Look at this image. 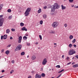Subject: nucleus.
Instances as JSON below:
<instances>
[{
	"instance_id": "obj_1",
	"label": "nucleus",
	"mask_w": 78,
	"mask_h": 78,
	"mask_svg": "<svg viewBox=\"0 0 78 78\" xmlns=\"http://www.w3.org/2000/svg\"><path fill=\"white\" fill-rule=\"evenodd\" d=\"M59 8V5L57 3H55L54 5H52L51 6V12H54L55 9H58Z\"/></svg>"
},
{
	"instance_id": "obj_2",
	"label": "nucleus",
	"mask_w": 78,
	"mask_h": 78,
	"mask_svg": "<svg viewBox=\"0 0 78 78\" xmlns=\"http://www.w3.org/2000/svg\"><path fill=\"white\" fill-rule=\"evenodd\" d=\"M76 53L75 51L73 49H70L69 51L68 54L69 55H72Z\"/></svg>"
},
{
	"instance_id": "obj_3",
	"label": "nucleus",
	"mask_w": 78,
	"mask_h": 78,
	"mask_svg": "<svg viewBox=\"0 0 78 78\" xmlns=\"http://www.w3.org/2000/svg\"><path fill=\"white\" fill-rule=\"evenodd\" d=\"M59 25V23L57 22H54L51 25L52 27L53 28H56Z\"/></svg>"
},
{
	"instance_id": "obj_4",
	"label": "nucleus",
	"mask_w": 78,
	"mask_h": 78,
	"mask_svg": "<svg viewBox=\"0 0 78 78\" xmlns=\"http://www.w3.org/2000/svg\"><path fill=\"white\" fill-rule=\"evenodd\" d=\"M21 48H22V45L20 44L16 47V48L15 49V51H17L18 50H20L21 49Z\"/></svg>"
},
{
	"instance_id": "obj_5",
	"label": "nucleus",
	"mask_w": 78,
	"mask_h": 78,
	"mask_svg": "<svg viewBox=\"0 0 78 78\" xmlns=\"http://www.w3.org/2000/svg\"><path fill=\"white\" fill-rule=\"evenodd\" d=\"M47 59L44 58L43 59V60L42 62L43 65H45L46 64V63H47Z\"/></svg>"
},
{
	"instance_id": "obj_6",
	"label": "nucleus",
	"mask_w": 78,
	"mask_h": 78,
	"mask_svg": "<svg viewBox=\"0 0 78 78\" xmlns=\"http://www.w3.org/2000/svg\"><path fill=\"white\" fill-rule=\"evenodd\" d=\"M4 20H0V27H2L3 26V23Z\"/></svg>"
},
{
	"instance_id": "obj_7",
	"label": "nucleus",
	"mask_w": 78,
	"mask_h": 78,
	"mask_svg": "<svg viewBox=\"0 0 78 78\" xmlns=\"http://www.w3.org/2000/svg\"><path fill=\"white\" fill-rule=\"evenodd\" d=\"M29 14L30 12L26 11L25 13H24V16H29Z\"/></svg>"
},
{
	"instance_id": "obj_8",
	"label": "nucleus",
	"mask_w": 78,
	"mask_h": 78,
	"mask_svg": "<svg viewBox=\"0 0 78 78\" xmlns=\"http://www.w3.org/2000/svg\"><path fill=\"white\" fill-rule=\"evenodd\" d=\"M35 78H41V76L40 75H39L38 74H36L35 76Z\"/></svg>"
},
{
	"instance_id": "obj_9",
	"label": "nucleus",
	"mask_w": 78,
	"mask_h": 78,
	"mask_svg": "<svg viewBox=\"0 0 78 78\" xmlns=\"http://www.w3.org/2000/svg\"><path fill=\"white\" fill-rule=\"evenodd\" d=\"M22 31H27V29L26 28V27H23L22 28Z\"/></svg>"
},
{
	"instance_id": "obj_10",
	"label": "nucleus",
	"mask_w": 78,
	"mask_h": 78,
	"mask_svg": "<svg viewBox=\"0 0 78 78\" xmlns=\"http://www.w3.org/2000/svg\"><path fill=\"white\" fill-rule=\"evenodd\" d=\"M31 9L30 8H28L27 9V10H26V11L27 12H30L31 11Z\"/></svg>"
},
{
	"instance_id": "obj_11",
	"label": "nucleus",
	"mask_w": 78,
	"mask_h": 78,
	"mask_svg": "<svg viewBox=\"0 0 78 78\" xmlns=\"http://www.w3.org/2000/svg\"><path fill=\"white\" fill-rule=\"evenodd\" d=\"M74 68H76V67H78V64H76L74 65L73 66Z\"/></svg>"
},
{
	"instance_id": "obj_12",
	"label": "nucleus",
	"mask_w": 78,
	"mask_h": 78,
	"mask_svg": "<svg viewBox=\"0 0 78 78\" xmlns=\"http://www.w3.org/2000/svg\"><path fill=\"white\" fill-rule=\"evenodd\" d=\"M3 36V39H7V35H5Z\"/></svg>"
},
{
	"instance_id": "obj_13",
	"label": "nucleus",
	"mask_w": 78,
	"mask_h": 78,
	"mask_svg": "<svg viewBox=\"0 0 78 78\" xmlns=\"http://www.w3.org/2000/svg\"><path fill=\"white\" fill-rule=\"evenodd\" d=\"M32 60H34V59H36V56H32Z\"/></svg>"
},
{
	"instance_id": "obj_14",
	"label": "nucleus",
	"mask_w": 78,
	"mask_h": 78,
	"mask_svg": "<svg viewBox=\"0 0 78 78\" xmlns=\"http://www.w3.org/2000/svg\"><path fill=\"white\" fill-rule=\"evenodd\" d=\"M10 32V30L9 29H7L6 30V33L8 34Z\"/></svg>"
},
{
	"instance_id": "obj_15",
	"label": "nucleus",
	"mask_w": 78,
	"mask_h": 78,
	"mask_svg": "<svg viewBox=\"0 0 78 78\" xmlns=\"http://www.w3.org/2000/svg\"><path fill=\"white\" fill-rule=\"evenodd\" d=\"M62 9L63 10V9H66V7L64 6L63 5H62Z\"/></svg>"
},
{
	"instance_id": "obj_16",
	"label": "nucleus",
	"mask_w": 78,
	"mask_h": 78,
	"mask_svg": "<svg viewBox=\"0 0 78 78\" xmlns=\"http://www.w3.org/2000/svg\"><path fill=\"white\" fill-rule=\"evenodd\" d=\"M3 6V4H0V10L2 9Z\"/></svg>"
},
{
	"instance_id": "obj_17",
	"label": "nucleus",
	"mask_w": 78,
	"mask_h": 78,
	"mask_svg": "<svg viewBox=\"0 0 78 78\" xmlns=\"http://www.w3.org/2000/svg\"><path fill=\"white\" fill-rule=\"evenodd\" d=\"M42 11V10L41 9H39V10L38 11V13H40V12H41V11Z\"/></svg>"
},
{
	"instance_id": "obj_18",
	"label": "nucleus",
	"mask_w": 78,
	"mask_h": 78,
	"mask_svg": "<svg viewBox=\"0 0 78 78\" xmlns=\"http://www.w3.org/2000/svg\"><path fill=\"white\" fill-rule=\"evenodd\" d=\"M5 53H6V55H8V54L9 53V50H7L5 51Z\"/></svg>"
},
{
	"instance_id": "obj_19",
	"label": "nucleus",
	"mask_w": 78,
	"mask_h": 78,
	"mask_svg": "<svg viewBox=\"0 0 78 78\" xmlns=\"http://www.w3.org/2000/svg\"><path fill=\"white\" fill-rule=\"evenodd\" d=\"M24 25V24L23 23H20V26L21 27H23Z\"/></svg>"
},
{
	"instance_id": "obj_20",
	"label": "nucleus",
	"mask_w": 78,
	"mask_h": 78,
	"mask_svg": "<svg viewBox=\"0 0 78 78\" xmlns=\"http://www.w3.org/2000/svg\"><path fill=\"white\" fill-rule=\"evenodd\" d=\"M43 17L44 19H46L47 17V15H44Z\"/></svg>"
},
{
	"instance_id": "obj_21",
	"label": "nucleus",
	"mask_w": 78,
	"mask_h": 78,
	"mask_svg": "<svg viewBox=\"0 0 78 78\" xmlns=\"http://www.w3.org/2000/svg\"><path fill=\"white\" fill-rule=\"evenodd\" d=\"M73 36L71 35H70L69 37L70 39H73Z\"/></svg>"
},
{
	"instance_id": "obj_22",
	"label": "nucleus",
	"mask_w": 78,
	"mask_h": 78,
	"mask_svg": "<svg viewBox=\"0 0 78 78\" xmlns=\"http://www.w3.org/2000/svg\"><path fill=\"white\" fill-rule=\"evenodd\" d=\"M24 55H25L24 52H22L21 53V56H23Z\"/></svg>"
},
{
	"instance_id": "obj_23",
	"label": "nucleus",
	"mask_w": 78,
	"mask_h": 78,
	"mask_svg": "<svg viewBox=\"0 0 78 78\" xmlns=\"http://www.w3.org/2000/svg\"><path fill=\"white\" fill-rule=\"evenodd\" d=\"M23 39H24V40H26L27 39V37L25 36H24L23 37Z\"/></svg>"
},
{
	"instance_id": "obj_24",
	"label": "nucleus",
	"mask_w": 78,
	"mask_h": 78,
	"mask_svg": "<svg viewBox=\"0 0 78 78\" xmlns=\"http://www.w3.org/2000/svg\"><path fill=\"white\" fill-rule=\"evenodd\" d=\"M50 33H52V34H54L55 33V31H53V30H51L50 31Z\"/></svg>"
},
{
	"instance_id": "obj_25",
	"label": "nucleus",
	"mask_w": 78,
	"mask_h": 78,
	"mask_svg": "<svg viewBox=\"0 0 78 78\" xmlns=\"http://www.w3.org/2000/svg\"><path fill=\"white\" fill-rule=\"evenodd\" d=\"M40 25H42V24L43 23V21L42 20H41L40 21Z\"/></svg>"
},
{
	"instance_id": "obj_26",
	"label": "nucleus",
	"mask_w": 78,
	"mask_h": 78,
	"mask_svg": "<svg viewBox=\"0 0 78 78\" xmlns=\"http://www.w3.org/2000/svg\"><path fill=\"white\" fill-rule=\"evenodd\" d=\"M41 75L42 77H44L45 76V75L44 73H43L41 74Z\"/></svg>"
},
{
	"instance_id": "obj_27",
	"label": "nucleus",
	"mask_w": 78,
	"mask_h": 78,
	"mask_svg": "<svg viewBox=\"0 0 78 78\" xmlns=\"http://www.w3.org/2000/svg\"><path fill=\"white\" fill-rule=\"evenodd\" d=\"M7 12H11V9H9L7 10Z\"/></svg>"
},
{
	"instance_id": "obj_28",
	"label": "nucleus",
	"mask_w": 78,
	"mask_h": 78,
	"mask_svg": "<svg viewBox=\"0 0 78 78\" xmlns=\"http://www.w3.org/2000/svg\"><path fill=\"white\" fill-rule=\"evenodd\" d=\"M22 37L21 36H20L19 37V40H22Z\"/></svg>"
},
{
	"instance_id": "obj_29",
	"label": "nucleus",
	"mask_w": 78,
	"mask_h": 78,
	"mask_svg": "<svg viewBox=\"0 0 78 78\" xmlns=\"http://www.w3.org/2000/svg\"><path fill=\"white\" fill-rule=\"evenodd\" d=\"M76 42V39H74V40L72 42L73 43H75Z\"/></svg>"
},
{
	"instance_id": "obj_30",
	"label": "nucleus",
	"mask_w": 78,
	"mask_h": 78,
	"mask_svg": "<svg viewBox=\"0 0 78 78\" xmlns=\"http://www.w3.org/2000/svg\"><path fill=\"white\" fill-rule=\"evenodd\" d=\"M73 45L72 44H70L69 45V47H70V48H71V47H72Z\"/></svg>"
},
{
	"instance_id": "obj_31",
	"label": "nucleus",
	"mask_w": 78,
	"mask_h": 78,
	"mask_svg": "<svg viewBox=\"0 0 78 78\" xmlns=\"http://www.w3.org/2000/svg\"><path fill=\"white\" fill-rule=\"evenodd\" d=\"M12 18V16H9V19H11Z\"/></svg>"
},
{
	"instance_id": "obj_32",
	"label": "nucleus",
	"mask_w": 78,
	"mask_h": 78,
	"mask_svg": "<svg viewBox=\"0 0 78 78\" xmlns=\"http://www.w3.org/2000/svg\"><path fill=\"white\" fill-rule=\"evenodd\" d=\"M69 2H70V3H72V2H73V0H69Z\"/></svg>"
},
{
	"instance_id": "obj_33",
	"label": "nucleus",
	"mask_w": 78,
	"mask_h": 78,
	"mask_svg": "<svg viewBox=\"0 0 78 78\" xmlns=\"http://www.w3.org/2000/svg\"><path fill=\"white\" fill-rule=\"evenodd\" d=\"M39 37L41 40H42V36L41 35H40L39 36Z\"/></svg>"
},
{
	"instance_id": "obj_34",
	"label": "nucleus",
	"mask_w": 78,
	"mask_h": 78,
	"mask_svg": "<svg viewBox=\"0 0 78 78\" xmlns=\"http://www.w3.org/2000/svg\"><path fill=\"white\" fill-rule=\"evenodd\" d=\"M11 30L12 31H16V30H15L14 29H12Z\"/></svg>"
},
{
	"instance_id": "obj_35",
	"label": "nucleus",
	"mask_w": 78,
	"mask_h": 78,
	"mask_svg": "<svg viewBox=\"0 0 78 78\" xmlns=\"http://www.w3.org/2000/svg\"><path fill=\"white\" fill-rule=\"evenodd\" d=\"M64 26L65 27H67V24L65 23L64 24Z\"/></svg>"
},
{
	"instance_id": "obj_36",
	"label": "nucleus",
	"mask_w": 78,
	"mask_h": 78,
	"mask_svg": "<svg viewBox=\"0 0 78 78\" xmlns=\"http://www.w3.org/2000/svg\"><path fill=\"white\" fill-rule=\"evenodd\" d=\"M56 67H57L58 68H60V67H61L60 65H57L56 66Z\"/></svg>"
},
{
	"instance_id": "obj_37",
	"label": "nucleus",
	"mask_w": 78,
	"mask_h": 78,
	"mask_svg": "<svg viewBox=\"0 0 78 78\" xmlns=\"http://www.w3.org/2000/svg\"><path fill=\"white\" fill-rule=\"evenodd\" d=\"M14 72V70H12L10 72V73H12Z\"/></svg>"
},
{
	"instance_id": "obj_38",
	"label": "nucleus",
	"mask_w": 78,
	"mask_h": 78,
	"mask_svg": "<svg viewBox=\"0 0 78 78\" xmlns=\"http://www.w3.org/2000/svg\"><path fill=\"white\" fill-rule=\"evenodd\" d=\"M21 41H22L21 40H19L18 42L19 43H21Z\"/></svg>"
},
{
	"instance_id": "obj_39",
	"label": "nucleus",
	"mask_w": 78,
	"mask_h": 78,
	"mask_svg": "<svg viewBox=\"0 0 78 78\" xmlns=\"http://www.w3.org/2000/svg\"><path fill=\"white\" fill-rule=\"evenodd\" d=\"M11 45V44H9L8 45V46H7V47H10Z\"/></svg>"
},
{
	"instance_id": "obj_40",
	"label": "nucleus",
	"mask_w": 78,
	"mask_h": 78,
	"mask_svg": "<svg viewBox=\"0 0 78 78\" xmlns=\"http://www.w3.org/2000/svg\"><path fill=\"white\" fill-rule=\"evenodd\" d=\"M4 51H5V50L4 49H2L1 50V52H2V53H3V52Z\"/></svg>"
},
{
	"instance_id": "obj_41",
	"label": "nucleus",
	"mask_w": 78,
	"mask_h": 78,
	"mask_svg": "<svg viewBox=\"0 0 78 78\" xmlns=\"http://www.w3.org/2000/svg\"><path fill=\"white\" fill-rule=\"evenodd\" d=\"M11 62L12 64H14V61L12 60Z\"/></svg>"
},
{
	"instance_id": "obj_42",
	"label": "nucleus",
	"mask_w": 78,
	"mask_h": 78,
	"mask_svg": "<svg viewBox=\"0 0 78 78\" xmlns=\"http://www.w3.org/2000/svg\"><path fill=\"white\" fill-rule=\"evenodd\" d=\"M30 45V43H27V46H29Z\"/></svg>"
},
{
	"instance_id": "obj_43",
	"label": "nucleus",
	"mask_w": 78,
	"mask_h": 78,
	"mask_svg": "<svg viewBox=\"0 0 78 78\" xmlns=\"http://www.w3.org/2000/svg\"><path fill=\"white\" fill-rule=\"evenodd\" d=\"M3 39V36H1V39Z\"/></svg>"
},
{
	"instance_id": "obj_44",
	"label": "nucleus",
	"mask_w": 78,
	"mask_h": 78,
	"mask_svg": "<svg viewBox=\"0 0 78 78\" xmlns=\"http://www.w3.org/2000/svg\"><path fill=\"white\" fill-rule=\"evenodd\" d=\"M73 46L74 47H75V48H76V44H74Z\"/></svg>"
},
{
	"instance_id": "obj_45",
	"label": "nucleus",
	"mask_w": 78,
	"mask_h": 78,
	"mask_svg": "<svg viewBox=\"0 0 78 78\" xmlns=\"http://www.w3.org/2000/svg\"><path fill=\"white\" fill-rule=\"evenodd\" d=\"M43 8H44V9H47V6H46L44 7Z\"/></svg>"
},
{
	"instance_id": "obj_46",
	"label": "nucleus",
	"mask_w": 78,
	"mask_h": 78,
	"mask_svg": "<svg viewBox=\"0 0 78 78\" xmlns=\"http://www.w3.org/2000/svg\"><path fill=\"white\" fill-rule=\"evenodd\" d=\"M31 73H33V74H35V72L34 71H33L32 72H31Z\"/></svg>"
},
{
	"instance_id": "obj_47",
	"label": "nucleus",
	"mask_w": 78,
	"mask_h": 78,
	"mask_svg": "<svg viewBox=\"0 0 78 78\" xmlns=\"http://www.w3.org/2000/svg\"><path fill=\"white\" fill-rule=\"evenodd\" d=\"M2 17H3V15H1L0 16V18H2Z\"/></svg>"
},
{
	"instance_id": "obj_48",
	"label": "nucleus",
	"mask_w": 78,
	"mask_h": 78,
	"mask_svg": "<svg viewBox=\"0 0 78 78\" xmlns=\"http://www.w3.org/2000/svg\"><path fill=\"white\" fill-rule=\"evenodd\" d=\"M76 58H77V59H78V55H76V56H75Z\"/></svg>"
},
{
	"instance_id": "obj_49",
	"label": "nucleus",
	"mask_w": 78,
	"mask_h": 78,
	"mask_svg": "<svg viewBox=\"0 0 78 78\" xmlns=\"http://www.w3.org/2000/svg\"><path fill=\"white\" fill-rule=\"evenodd\" d=\"M61 72H62L61 71H59V72H58V73H61Z\"/></svg>"
},
{
	"instance_id": "obj_50",
	"label": "nucleus",
	"mask_w": 78,
	"mask_h": 78,
	"mask_svg": "<svg viewBox=\"0 0 78 78\" xmlns=\"http://www.w3.org/2000/svg\"><path fill=\"white\" fill-rule=\"evenodd\" d=\"M10 39H12V37H10Z\"/></svg>"
},
{
	"instance_id": "obj_51",
	"label": "nucleus",
	"mask_w": 78,
	"mask_h": 78,
	"mask_svg": "<svg viewBox=\"0 0 78 78\" xmlns=\"http://www.w3.org/2000/svg\"><path fill=\"white\" fill-rule=\"evenodd\" d=\"M5 72V70H2V73H3V72Z\"/></svg>"
},
{
	"instance_id": "obj_52",
	"label": "nucleus",
	"mask_w": 78,
	"mask_h": 78,
	"mask_svg": "<svg viewBox=\"0 0 78 78\" xmlns=\"http://www.w3.org/2000/svg\"><path fill=\"white\" fill-rule=\"evenodd\" d=\"M71 63V62H69L68 64V65H69V64H70Z\"/></svg>"
},
{
	"instance_id": "obj_53",
	"label": "nucleus",
	"mask_w": 78,
	"mask_h": 78,
	"mask_svg": "<svg viewBox=\"0 0 78 78\" xmlns=\"http://www.w3.org/2000/svg\"><path fill=\"white\" fill-rule=\"evenodd\" d=\"M72 65H73L75 64V62H73L72 63Z\"/></svg>"
},
{
	"instance_id": "obj_54",
	"label": "nucleus",
	"mask_w": 78,
	"mask_h": 78,
	"mask_svg": "<svg viewBox=\"0 0 78 78\" xmlns=\"http://www.w3.org/2000/svg\"><path fill=\"white\" fill-rule=\"evenodd\" d=\"M64 71V69H62V70H61V71L62 72H63Z\"/></svg>"
},
{
	"instance_id": "obj_55",
	"label": "nucleus",
	"mask_w": 78,
	"mask_h": 78,
	"mask_svg": "<svg viewBox=\"0 0 78 78\" xmlns=\"http://www.w3.org/2000/svg\"><path fill=\"white\" fill-rule=\"evenodd\" d=\"M28 78H31V76H29Z\"/></svg>"
},
{
	"instance_id": "obj_56",
	"label": "nucleus",
	"mask_w": 78,
	"mask_h": 78,
	"mask_svg": "<svg viewBox=\"0 0 78 78\" xmlns=\"http://www.w3.org/2000/svg\"><path fill=\"white\" fill-rule=\"evenodd\" d=\"M64 58V55H63L62 56V58Z\"/></svg>"
},
{
	"instance_id": "obj_57",
	"label": "nucleus",
	"mask_w": 78,
	"mask_h": 78,
	"mask_svg": "<svg viewBox=\"0 0 78 78\" xmlns=\"http://www.w3.org/2000/svg\"><path fill=\"white\" fill-rule=\"evenodd\" d=\"M41 70H43V68H41Z\"/></svg>"
},
{
	"instance_id": "obj_58",
	"label": "nucleus",
	"mask_w": 78,
	"mask_h": 78,
	"mask_svg": "<svg viewBox=\"0 0 78 78\" xmlns=\"http://www.w3.org/2000/svg\"><path fill=\"white\" fill-rule=\"evenodd\" d=\"M39 44L38 43L36 42V43H35V44H36V45H37V44Z\"/></svg>"
},
{
	"instance_id": "obj_59",
	"label": "nucleus",
	"mask_w": 78,
	"mask_h": 78,
	"mask_svg": "<svg viewBox=\"0 0 78 78\" xmlns=\"http://www.w3.org/2000/svg\"><path fill=\"white\" fill-rule=\"evenodd\" d=\"M72 7H74V5H71Z\"/></svg>"
},
{
	"instance_id": "obj_60",
	"label": "nucleus",
	"mask_w": 78,
	"mask_h": 78,
	"mask_svg": "<svg viewBox=\"0 0 78 78\" xmlns=\"http://www.w3.org/2000/svg\"><path fill=\"white\" fill-rule=\"evenodd\" d=\"M69 57H67V58H66V59H69Z\"/></svg>"
},
{
	"instance_id": "obj_61",
	"label": "nucleus",
	"mask_w": 78,
	"mask_h": 78,
	"mask_svg": "<svg viewBox=\"0 0 78 78\" xmlns=\"http://www.w3.org/2000/svg\"><path fill=\"white\" fill-rule=\"evenodd\" d=\"M3 76H2L0 77V78H3Z\"/></svg>"
},
{
	"instance_id": "obj_62",
	"label": "nucleus",
	"mask_w": 78,
	"mask_h": 78,
	"mask_svg": "<svg viewBox=\"0 0 78 78\" xmlns=\"http://www.w3.org/2000/svg\"><path fill=\"white\" fill-rule=\"evenodd\" d=\"M0 20H3V18H2V19H0Z\"/></svg>"
},
{
	"instance_id": "obj_63",
	"label": "nucleus",
	"mask_w": 78,
	"mask_h": 78,
	"mask_svg": "<svg viewBox=\"0 0 78 78\" xmlns=\"http://www.w3.org/2000/svg\"><path fill=\"white\" fill-rule=\"evenodd\" d=\"M76 8H78V6H76Z\"/></svg>"
},
{
	"instance_id": "obj_64",
	"label": "nucleus",
	"mask_w": 78,
	"mask_h": 78,
	"mask_svg": "<svg viewBox=\"0 0 78 78\" xmlns=\"http://www.w3.org/2000/svg\"><path fill=\"white\" fill-rule=\"evenodd\" d=\"M27 58H29V55H27Z\"/></svg>"
}]
</instances>
